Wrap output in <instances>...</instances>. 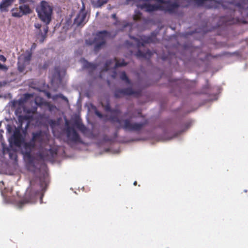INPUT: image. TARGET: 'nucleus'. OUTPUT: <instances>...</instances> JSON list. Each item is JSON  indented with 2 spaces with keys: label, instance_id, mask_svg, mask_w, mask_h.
<instances>
[{
  "label": "nucleus",
  "instance_id": "nucleus-1",
  "mask_svg": "<svg viewBox=\"0 0 248 248\" xmlns=\"http://www.w3.org/2000/svg\"><path fill=\"white\" fill-rule=\"evenodd\" d=\"M50 136L46 132L39 131L32 133V139L29 142L23 144L22 153L29 155L35 146H39V155L44 159H48L53 157L54 152L48 144Z\"/></svg>",
  "mask_w": 248,
  "mask_h": 248
},
{
  "label": "nucleus",
  "instance_id": "nucleus-2",
  "mask_svg": "<svg viewBox=\"0 0 248 248\" xmlns=\"http://www.w3.org/2000/svg\"><path fill=\"white\" fill-rule=\"evenodd\" d=\"M108 111L106 119L110 120L118 127L121 126L126 130L137 131L140 129L143 125V123H134L130 119H125L122 121L120 118V112L118 110L109 111L108 106L106 107Z\"/></svg>",
  "mask_w": 248,
  "mask_h": 248
},
{
  "label": "nucleus",
  "instance_id": "nucleus-3",
  "mask_svg": "<svg viewBox=\"0 0 248 248\" xmlns=\"http://www.w3.org/2000/svg\"><path fill=\"white\" fill-rule=\"evenodd\" d=\"M36 11L40 19L48 24L51 19L52 8L48 2L43 1L36 8Z\"/></svg>",
  "mask_w": 248,
  "mask_h": 248
},
{
  "label": "nucleus",
  "instance_id": "nucleus-4",
  "mask_svg": "<svg viewBox=\"0 0 248 248\" xmlns=\"http://www.w3.org/2000/svg\"><path fill=\"white\" fill-rule=\"evenodd\" d=\"M108 33L106 31H102L97 33L94 37L93 42L86 40V44L91 45L94 44V50L98 51L104 44Z\"/></svg>",
  "mask_w": 248,
  "mask_h": 248
},
{
  "label": "nucleus",
  "instance_id": "nucleus-5",
  "mask_svg": "<svg viewBox=\"0 0 248 248\" xmlns=\"http://www.w3.org/2000/svg\"><path fill=\"white\" fill-rule=\"evenodd\" d=\"M31 10L29 5L27 4L20 5L18 8H14L12 9V16L16 17H20L23 15L30 13Z\"/></svg>",
  "mask_w": 248,
  "mask_h": 248
},
{
  "label": "nucleus",
  "instance_id": "nucleus-6",
  "mask_svg": "<svg viewBox=\"0 0 248 248\" xmlns=\"http://www.w3.org/2000/svg\"><path fill=\"white\" fill-rule=\"evenodd\" d=\"M125 65L126 63L124 62L123 60L119 62L116 59H111L106 62L105 68L103 71H108L110 69H115L117 67Z\"/></svg>",
  "mask_w": 248,
  "mask_h": 248
},
{
  "label": "nucleus",
  "instance_id": "nucleus-7",
  "mask_svg": "<svg viewBox=\"0 0 248 248\" xmlns=\"http://www.w3.org/2000/svg\"><path fill=\"white\" fill-rule=\"evenodd\" d=\"M87 21V14L84 10H81L75 19L74 24L78 27L83 26Z\"/></svg>",
  "mask_w": 248,
  "mask_h": 248
},
{
  "label": "nucleus",
  "instance_id": "nucleus-8",
  "mask_svg": "<svg viewBox=\"0 0 248 248\" xmlns=\"http://www.w3.org/2000/svg\"><path fill=\"white\" fill-rule=\"evenodd\" d=\"M66 124H67L66 134L68 138L72 141H78L79 140V136L76 130L74 128L69 126L67 122H66Z\"/></svg>",
  "mask_w": 248,
  "mask_h": 248
},
{
  "label": "nucleus",
  "instance_id": "nucleus-9",
  "mask_svg": "<svg viewBox=\"0 0 248 248\" xmlns=\"http://www.w3.org/2000/svg\"><path fill=\"white\" fill-rule=\"evenodd\" d=\"M16 0H2L0 2V12L5 13L9 10V7Z\"/></svg>",
  "mask_w": 248,
  "mask_h": 248
},
{
  "label": "nucleus",
  "instance_id": "nucleus-10",
  "mask_svg": "<svg viewBox=\"0 0 248 248\" xmlns=\"http://www.w3.org/2000/svg\"><path fill=\"white\" fill-rule=\"evenodd\" d=\"M47 31L48 27L47 26H45L43 27V31H42V30H40L38 32H37V39L40 42L43 43L44 41L46 38Z\"/></svg>",
  "mask_w": 248,
  "mask_h": 248
},
{
  "label": "nucleus",
  "instance_id": "nucleus-11",
  "mask_svg": "<svg viewBox=\"0 0 248 248\" xmlns=\"http://www.w3.org/2000/svg\"><path fill=\"white\" fill-rule=\"evenodd\" d=\"M28 64L23 62L22 57H19L18 62V69L20 72H24L26 69V66Z\"/></svg>",
  "mask_w": 248,
  "mask_h": 248
},
{
  "label": "nucleus",
  "instance_id": "nucleus-12",
  "mask_svg": "<svg viewBox=\"0 0 248 248\" xmlns=\"http://www.w3.org/2000/svg\"><path fill=\"white\" fill-rule=\"evenodd\" d=\"M36 109L37 108L36 107H33L31 109H29L26 108H24V112L28 114L27 115H26L24 117V118L26 120L29 119L31 116V115L36 112Z\"/></svg>",
  "mask_w": 248,
  "mask_h": 248
},
{
  "label": "nucleus",
  "instance_id": "nucleus-13",
  "mask_svg": "<svg viewBox=\"0 0 248 248\" xmlns=\"http://www.w3.org/2000/svg\"><path fill=\"white\" fill-rule=\"evenodd\" d=\"M31 57V53L29 51L26 52L25 54L21 55L19 57H22L23 62L29 64Z\"/></svg>",
  "mask_w": 248,
  "mask_h": 248
},
{
  "label": "nucleus",
  "instance_id": "nucleus-14",
  "mask_svg": "<svg viewBox=\"0 0 248 248\" xmlns=\"http://www.w3.org/2000/svg\"><path fill=\"white\" fill-rule=\"evenodd\" d=\"M31 98H33V94L29 93L25 94L24 96L19 100V104L25 103L29 101Z\"/></svg>",
  "mask_w": 248,
  "mask_h": 248
},
{
  "label": "nucleus",
  "instance_id": "nucleus-15",
  "mask_svg": "<svg viewBox=\"0 0 248 248\" xmlns=\"http://www.w3.org/2000/svg\"><path fill=\"white\" fill-rule=\"evenodd\" d=\"M15 144L17 146H20L21 144V135L19 133H15L13 135Z\"/></svg>",
  "mask_w": 248,
  "mask_h": 248
},
{
  "label": "nucleus",
  "instance_id": "nucleus-16",
  "mask_svg": "<svg viewBox=\"0 0 248 248\" xmlns=\"http://www.w3.org/2000/svg\"><path fill=\"white\" fill-rule=\"evenodd\" d=\"M120 93L124 95H132L135 94V92L131 88H127L120 91Z\"/></svg>",
  "mask_w": 248,
  "mask_h": 248
},
{
  "label": "nucleus",
  "instance_id": "nucleus-17",
  "mask_svg": "<svg viewBox=\"0 0 248 248\" xmlns=\"http://www.w3.org/2000/svg\"><path fill=\"white\" fill-rule=\"evenodd\" d=\"M108 0H98L95 2V5L96 7H100L102 5L106 3Z\"/></svg>",
  "mask_w": 248,
  "mask_h": 248
},
{
  "label": "nucleus",
  "instance_id": "nucleus-18",
  "mask_svg": "<svg viewBox=\"0 0 248 248\" xmlns=\"http://www.w3.org/2000/svg\"><path fill=\"white\" fill-rule=\"evenodd\" d=\"M120 78L122 80L125 81L127 83H129V81L124 72H122L120 75Z\"/></svg>",
  "mask_w": 248,
  "mask_h": 248
},
{
  "label": "nucleus",
  "instance_id": "nucleus-19",
  "mask_svg": "<svg viewBox=\"0 0 248 248\" xmlns=\"http://www.w3.org/2000/svg\"><path fill=\"white\" fill-rule=\"evenodd\" d=\"M81 61L83 62L84 63H85V64L84 65L85 67H87V68L91 67L93 68H94L95 67V66L94 65V64L90 63H88L85 60H82Z\"/></svg>",
  "mask_w": 248,
  "mask_h": 248
},
{
  "label": "nucleus",
  "instance_id": "nucleus-20",
  "mask_svg": "<svg viewBox=\"0 0 248 248\" xmlns=\"http://www.w3.org/2000/svg\"><path fill=\"white\" fill-rule=\"evenodd\" d=\"M206 1H209L211 3H213L214 0H196V2L198 5H202Z\"/></svg>",
  "mask_w": 248,
  "mask_h": 248
},
{
  "label": "nucleus",
  "instance_id": "nucleus-21",
  "mask_svg": "<svg viewBox=\"0 0 248 248\" xmlns=\"http://www.w3.org/2000/svg\"><path fill=\"white\" fill-rule=\"evenodd\" d=\"M31 0H19V4L20 5L27 4L28 5V3L31 2Z\"/></svg>",
  "mask_w": 248,
  "mask_h": 248
},
{
  "label": "nucleus",
  "instance_id": "nucleus-22",
  "mask_svg": "<svg viewBox=\"0 0 248 248\" xmlns=\"http://www.w3.org/2000/svg\"><path fill=\"white\" fill-rule=\"evenodd\" d=\"M144 39L142 37L141 39L143 41V42L145 43H148L152 41V40L150 38V37H147L145 38V37H143Z\"/></svg>",
  "mask_w": 248,
  "mask_h": 248
},
{
  "label": "nucleus",
  "instance_id": "nucleus-23",
  "mask_svg": "<svg viewBox=\"0 0 248 248\" xmlns=\"http://www.w3.org/2000/svg\"><path fill=\"white\" fill-rule=\"evenodd\" d=\"M140 18V13H137L133 16V19L134 20H138Z\"/></svg>",
  "mask_w": 248,
  "mask_h": 248
},
{
  "label": "nucleus",
  "instance_id": "nucleus-24",
  "mask_svg": "<svg viewBox=\"0 0 248 248\" xmlns=\"http://www.w3.org/2000/svg\"><path fill=\"white\" fill-rule=\"evenodd\" d=\"M0 69L4 71H6L8 69V67L6 65L0 63Z\"/></svg>",
  "mask_w": 248,
  "mask_h": 248
},
{
  "label": "nucleus",
  "instance_id": "nucleus-25",
  "mask_svg": "<svg viewBox=\"0 0 248 248\" xmlns=\"http://www.w3.org/2000/svg\"><path fill=\"white\" fill-rule=\"evenodd\" d=\"M0 61L5 62L6 61V59L4 56L0 55Z\"/></svg>",
  "mask_w": 248,
  "mask_h": 248
},
{
  "label": "nucleus",
  "instance_id": "nucleus-26",
  "mask_svg": "<svg viewBox=\"0 0 248 248\" xmlns=\"http://www.w3.org/2000/svg\"><path fill=\"white\" fill-rule=\"evenodd\" d=\"M127 27H130V25L128 23H126L125 22L123 23V29L124 30V28H126Z\"/></svg>",
  "mask_w": 248,
  "mask_h": 248
},
{
  "label": "nucleus",
  "instance_id": "nucleus-27",
  "mask_svg": "<svg viewBox=\"0 0 248 248\" xmlns=\"http://www.w3.org/2000/svg\"><path fill=\"white\" fill-rule=\"evenodd\" d=\"M34 27L39 30V31L41 29V25L40 24L37 23L34 24Z\"/></svg>",
  "mask_w": 248,
  "mask_h": 248
},
{
  "label": "nucleus",
  "instance_id": "nucleus-28",
  "mask_svg": "<svg viewBox=\"0 0 248 248\" xmlns=\"http://www.w3.org/2000/svg\"><path fill=\"white\" fill-rule=\"evenodd\" d=\"M95 114L98 116L99 117V118H102V114L99 112H98V111L96 110L95 111Z\"/></svg>",
  "mask_w": 248,
  "mask_h": 248
},
{
  "label": "nucleus",
  "instance_id": "nucleus-29",
  "mask_svg": "<svg viewBox=\"0 0 248 248\" xmlns=\"http://www.w3.org/2000/svg\"><path fill=\"white\" fill-rule=\"evenodd\" d=\"M137 55L138 57H141L143 56L142 53L140 51H139L137 52Z\"/></svg>",
  "mask_w": 248,
  "mask_h": 248
},
{
  "label": "nucleus",
  "instance_id": "nucleus-30",
  "mask_svg": "<svg viewBox=\"0 0 248 248\" xmlns=\"http://www.w3.org/2000/svg\"><path fill=\"white\" fill-rule=\"evenodd\" d=\"M116 14H113V15H112V18H114V19L116 18Z\"/></svg>",
  "mask_w": 248,
  "mask_h": 248
},
{
  "label": "nucleus",
  "instance_id": "nucleus-31",
  "mask_svg": "<svg viewBox=\"0 0 248 248\" xmlns=\"http://www.w3.org/2000/svg\"><path fill=\"white\" fill-rule=\"evenodd\" d=\"M116 74L115 73H114V74L112 75V77L113 78H115L116 77Z\"/></svg>",
  "mask_w": 248,
  "mask_h": 248
},
{
  "label": "nucleus",
  "instance_id": "nucleus-32",
  "mask_svg": "<svg viewBox=\"0 0 248 248\" xmlns=\"http://www.w3.org/2000/svg\"><path fill=\"white\" fill-rule=\"evenodd\" d=\"M62 98L64 100H65L67 101V98H66L65 97H64V96H62Z\"/></svg>",
  "mask_w": 248,
  "mask_h": 248
},
{
  "label": "nucleus",
  "instance_id": "nucleus-33",
  "mask_svg": "<svg viewBox=\"0 0 248 248\" xmlns=\"http://www.w3.org/2000/svg\"><path fill=\"white\" fill-rule=\"evenodd\" d=\"M134 185L135 186H136V185H137V182H136V181H135V182L134 183Z\"/></svg>",
  "mask_w": 248,
  "mask_h": 248
},
{
  "label": "nucleus",
  "instance_id": "nucleus-34",
  "mask_svg": "<svg viewBox=\"0 0 248 248\" xmlns=\"http://www.w3.org/2000/svg\"><path fill=\"white\" fill-rule=\"evenodd\" d=\"M34 103H35V104H37V100H36V99L35 100Z\"/></svg>",
  "mask_w": 248,
  "mask_h": 248
},
{
  "label": "nucleus",
  "instance_id": "nucleus-35",
  "mask_svg": "<svg viewBox=\"0 0 248 248\" xmlns=\"http://www.w3.org/2000/svg\"><path fill=\"white\" fill-rule=\"evenodd\" d=\"M21 118V116H19V121H20Z\"/></svg>",
  "mask_w": 248,
  "mask_h": 248
},
{
  "label": "nucleus",
  "instance_id": "nucleus-36",
  "mask_svg": "<svg viewBox=\"0 0 248 248\" xmlns=\"http://www.w3.org/2000/svg\"><path fill=\"white\" fill-rule=\"evenodd\" d=\"M34 44H33V46H32V47H34Z\"/></svg>",
  "mask_w": 248,
  "mask_h": 248
},
{
  "label": "nucleus",
  "instance_id": "nucleus-37",
  "mask_svg": "<svg viewBox=\"0 0 248 248\" xmlns=\"http://www.w3.org/2000/svg\"><path fill=\"white\" fill-rule=\"evenodd\" d=\"M34 44H33V46H32V47H34Z\"/></svg>",
  "mask_w": 248,
  "mask_h": 248
}]
</instances>
